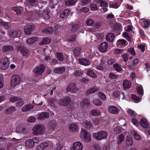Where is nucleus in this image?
Masks as SVG:
<instances>
[{
    "instance_id": "obj_1",
    "label": "nucleus",
    "mask_w": 150,
    "mask_h": 150,
    "mask_svg": "<svg viewBox=\"0 0 150 150\" xmlns=\"http://www.w3.org/2000/svg\"><path fill=\"white\" fill-rule=\"evenodd\" d=\"M33 134L35 135L42 134L45 131V127L42 125H38L34 126L32 128Z\"/></svg>"
},
{
    "instance_id": "obj_2",
    "label": "nucleus",
    "mask_w": 150,
    "mask_h": 150,
    "mask_svg": "<svg viewBox=\"0 0 150 150\" xmlns=\"http://www.w3.org/2000/svg\"><path fill=\"white\" fill-rule=\"evenodd\" d=\"M80 137L86 142H90L91 141L90 134L85 129L81 128L79 133Z\"/></svg>"
},
{
    "instance_id": "obj_3",
    "label": "nucleus",
    "mask_w": 150,
    "mask_h": 150,
    "mask_svg": "<svg viewBox=\"0 0 150 150\" xmlns=\"http://www.w3.org/2000/svg\"><path fill=\"white\" fill-rule=\"evenodd\" d=\"M107 132L105 131H100L97 133H93V137L98 140H101L105 139L107 137Z\"/></svg>"
},
{
    "instance_id": "obj_4",
    "label": "nucleus",
    "mask_w": 150,
    "mask_h": 150,
    "mask_svg": "<svg viewBox=\"0 0 150 150\" xmlns=\"http://www.w3.org/2000/svg\"><path fill=\"white\" fill-rule=\"evenodd\" d=\"M45 66L43 64H41L37 67L35 68L33 70L35 76H38L41 75L44 72Z\"/></svg>"
},
{
    "instance_id": "obj_5",
    "label": "nucleus",
    "mask_w": 150,
    "mask_h": 150,
    "mask_svg": "<svg viewBox=\"0 0 150 150\" xmlns=\"http://www.w3.org/2000/svg\"><path fill=\"white\" fill-rule=\"evenodd\" d=\"M9 65V62L8 59L4 57L0 60V69L2 70L6 69Z\"/></svg>"
},
{
    "instance_id": "obj_6",
    "label": "nucleus",
    "mask_w": 150,
    "mask_h": 150,
    "mask_svg": "<svg viewBox=\"0 0 150 150\" xmlns=\"http://www.w3.org/2000/svg\"><path fill=\"white\" fill-rule=\"evenodd\" d=\"M21 81V78L19 75H14L11 78V85L12 87H15Z\"/></svg>"
},
{
    "instance_id": "obj_7",
    "label": "nucleus",
    "mask_w": 150,
    "mask_h": 150,
    "mask_svg": "<svg viewBox=\"0 0 150 150\" xmlns=\"http://www.w3.org/2000/svg\"><path fill=\"white\" fill-rule=\"evenodd\" d=\"M17 50L18 52L25 58H27L30 55L28 50L24 47L18 46L17 47Z\"/></svg>"
},
{
    "instance_id": "obj_8",
    "label": "nucleus",
    "mask_w": 150,
    "mask_h": 150,
    "mask_svg": "<svg viewBox=\"0 0 150 150\" xmlns=\"http://www.w3.org/2000/svg\"><path fill=\"white\" fill-rule=\"evenodd\" d=\"M71 102L70 98L66 97L64 99H61L58 101V104L62 106H66L69 104Z\"/></svg>"
},
{
    "instance_id": "obj_9",
    "label": "nucleus",
    "mask_w": 150,
    "mask_h": 150,
    "mask_svg": "<svg viewBox=\"0 0 150 150\" xmlns=\"http://www.w3.org/2000/svg\"><path fill=\"white\" fill-rule=\"evenodd\" d=\"M83 148L82 143L80 142H77L73 143L71 147V150H82Z\"/></svg>"
},
{
    "instance_id": "obj_10",
    "label": "nucleus",
    "mask_w": 150,
    "mask_h": 150,
    "mask_svg": "<svg viewBox=\"0 0 150 150\" xmlns=\"http://www.w3.org/2000/svg\"><path fill=\"white\" fill-rule=\"evenodd\" d=\"M108 110L110 113L114 114H117L120 112L119 109L113 105L109 106L108 108Z\"/></svg>"
},
{
    "instance_id": "obj_11",
    "label": "nucleus",
    "mask_w": 150,
    "mask_h": 150,
    "mask_svg": "<svg viewBox=\"0 0 150 150\" xmlns=\"http://www.w3.org/2000/svg\"><path fill=\"white\" fill-rule=\"evenodd\" d=\"M57 123L56 120L50 121L49 123L48 128L50 132L54 130L57 126Z\"/></svg>"
},
{
    "instance_id": "obj_12",
    "label": "nucleus",
    "mask_w": 150,
    "mask_h": 150,
    "mask_svg": "<svg viewBox=\"0 0 150 150\" xmlns=\"http://www.w3.org/2000/svg\"><path fill=\"white\" fill-rule=\"evenodd\" d=\"M78 88L76 87L75 84L71 83L68 86L66 91L67 92H76L78 91Z\"/></svg>"
},
{
    "instance_id": "obj_13",
    "label": "nucleus",
    "mask_w": 150,
    "mask_h": 150,
    "mask_svg": "<svg viewBox=\"0 0 150 150\" xmlns=\"http://www.w3.org/2000/svg\"><path fill=\"white\" fill-rule=\"evenodd\" d=\"M34 29L35 27L33 25H28L25 28V33L26 35H30Z\"/></svg>"
},
{
    "instance_id": "obj_14",
    "label": "nucleus",
    "mask_w": 150,
    "mask_h": 150,
    "mask_svg": "<svg viewBox=\"0 0 150 150\" xmlns=\"http://www.w3.org/2000/svg\"><path fill=\"white\" fill-rule=\"evenodd\" d=\"M9 34L11 38H15L20 37L21 35V32L19 30L11 31L9 32Z\"/></svg>"
},
{
    "instance_id": "obj_15",
    "label": "nucleus",
    "mask_w": 150,
    "mask_h": 150,
    "mask_svg": "<svg viewBox=\"0 0 150 150\" xmlns=\"http://www.w3.org/2000/svg\"><path fill=\"white\" fill-rule=\"evenodd\" d=\"M49 115L47 112H42L38 115L37 117V118L38 120H43L45 119L49 118Z\"/></svg>"
},
{
    "instance_id": "obj_16",
    "label": "nucleus",
    "mask_w": 150,
    "mask_h": 150,
    "mask_svg": "<svg viewBox=\"0 0 150 150\" xmlns=\"http://www.w3.org/2000/svg\"><path fill=\"white\" fill-rule=\"evenodd\" d=\"M108 47V43L106 42H104L101 44L99 48L101 52H103L107 51Z\"/></svg>"
},
{
    "instance_id": "obj_17",
    "label": "nucleus",
    "mask_w": 150,
    "mask_h": 150,
    "mask_svg": "<svg viewBox=\"0 0 150 150\" xmlns=\"http://www.w3.org/2000/svg\"><path fill=\"white\" fill-rule=\"evenodd\" d=\"M69 131L72 132H76L78 129V126L77 124L74 123H72L69 125Z\"/></svg>"
},
{
    "instance_id": "obj_18",
    "label": "nucleus",
    "mask_w": 150,
    "mask_h": 150,
    "mask_svg": "<svg viewBox=\"0 0 150 150\" xmlns=\"http://www.w3.org/2000/svg\"><path fill=\"white\" fill-rule=\"evenodd\" d=\"M117 46L119 47H122L127 45V42L124 39L118 40L116 42Z\"/></svg>"
},
{
    "instance_id": "obj_19",
    "label": "nucleus",
    "mask_w": 150,
    "mask_h": 150,
    "mask_svg": "<svg viewBox=\"0 0 150 150\" xmlns=\"http://www.w3.org/2000/svg\"><path fill=\"white\" fill-rule=\"evenodd\" d=\"M12 10L15 11L17 15H21L23 11V8L21 6L13 7Z\"/></svg>"
},
{
    "instance_id": "obj_20",
    "label": "nucleus",
    "mask_w": 150,
    "mask_h": 150,
    "mask_svg": "<svg viewBox=\"0 0 150 150\" xmlns=\"http://www.w3.org/2000/svg\"><path fill=\"white\" fill-rule=\"evenodd\" d=\"M82 125L86 129H89L92 126V124L89 121L85 120L82 122Z\"/></svg>"
},
{
    "instance_id": "obj_21",
    "label": "nucleus",
    "mask_w": 150,
    "mask_h": 150,
    "mask_svg": "<svg viewBox=\"0 0 150 150\" xmlns=\"http://www.w3.org/2000/svg\"><path fill=\"white\" fill-rule=\"evenodd\" d=\"M65 70V68L64 67H58L54 68V72L55 73L60 74L64 72Z\"/></svg>"
},
{
    "instance_id": "obj_22",
    "label": "nucleus",
    "mask_w": 150,
    "mask_h": 150,
    "mask_svg": "<svg viewBox=\"0 0 150 150\" xmlns=\"http://www.w3.org/2000/svg\"><path fill=\"white\" fill-rule=\"evenodd\" d=\"M79 62L81 64L85 66H88L90 63V61L86 59H79Z\"/></svg>"
},
{
    "instance_id": "obj_23",
    "label": "nucleus",
    "mask_w": 150,
    "mask_h": 150,
    "mask_svg": "<svg viewBox=\"0 0 150 150\" xmlns=\"http://www.w3.org/2000/svg\"><path fill=\"white\" fill-rule=\"evenodd\" d=\"M131 83L130 81L127 79L123 81V85L124 89H127L130 88Z\"/></svg>"
},
{
    "instance_id": "obj_24",
    "label": "nucleus",
    "mask_w": 150,
    "mask_h": 150,
    "mask_svg": "<svg viewBox=\"0 0 150 150\" xmlns=\"http://www.w3.org/2000/svg\"><path fill=\"white\" fill-rule=\"evenodd\" d=\"M141 126L144 128H146L148 126V124L147 120L145 119H141L139 122Z\"/></svg>"
},
{
    "instance_id": "obj_25",
    "label": "nucleus",
    "mask_w": 150,
    "mask_h": 150,
    "mask_svg": "<svg viewBox=\"0 0 150 150\" xmlns=\"http://www.w3.org/2000/svg\"><path fill=\"white\" fill-rule=\"evenodd\" d=\"M38 39L37 37H33L31 38H28L27 40V42L28 44H30L38 41Z\"/></svg>"
},
{
    "instance_id": "obj_26",
    "label": "nucleus",
    "mask_w": 150,
    "mask_h": 150,
    "mask_svg": "<svg viewBox=\"0 0 150 150\" xmlns=\"http://www.w3.org/2000/svg\"><path fill=\"white\" fill-rule=\"evenodd\" d=\"M98 90V88L96 87H94L88 90L86 92V94L87 95H89L90 94L94 93Z\"/></svg>"
},
{
    "instance_id": "obj_27",
    "label": "nucleus",
    "mask_w": 150,
    "mask_h": 150,
    "mask_svg": "<svg viewBox=\"0 0 150 150\" xmlns=\"http://www.w3.org/2000/svg\"><path fill=\"white\" fill-rule=\"evenodd\" d=\"M25 145L28 148L33 147L34 146V144L33 143V141L31 139H28L26 140L25 142Z\"/></svg>"
},
{
    "instance_id": "obj_28",
    "label": "nucleus",
    "mask_w": 150,
    "mask_h": 150,
    "mask_svg": "<svg viewBox=\"0 0 150 150\" xmlns=\"http://www.w3.org/2000/svg\"><path fill=\"white\" fill-rule=\"evenodd\" d=\"M48 146L47 143L46 142H43L41 143L38 147V150H44L47 148Z\"/></svg>"
},
{
    "instance_id": "obj_29",
    "label": "nucleus",
    "mask_w": 150,
    "mask_h": 150,
    "mask_svg": "<svg viewBox=\"0 0 150 150\" xmlns=\"http://www.w3.org/2000/svg\"><path fill=\"white\" fill-rule=\"evenodd\" d=\"M33 105L30 104H28L23 106L22 109L23 112H25L29 110L30 109H33Z\"/></svg>"
},
{
    "instance_id": "obj_30",
    "label": "nucleus",
    "mask_w": 150,
    "mask_h": 150,
    "mask_svg": "<svg viewBox=\"0 0 150 150\" xmlns=\"http://www.w3.org/2000/svg\"><path fill=\"white\" fill-rule=\"evenodd\" d=\"M51 40V39L50 38H43L42 41L40 42L39 44L42 45L47 44L49 43Z\"/></svg>"
},
{
    "instance_id": "obj_31",
    "label": "nucleus",
    "mask_w": 150,
    "mask_h": 150,
    "mask_svg": "<svg viewBox=\"0 0 150 150\" xmlns=\"http://www.w3.org/2000/svg\"><path fill=\"white\" fill-rule=\"evenodd\" d=\"M115 35L112 33H109L107 34L106 36V40L109 42H112L115 38Z\"/></svg>"
},
{
    "instance_id": "obj_32",
    "label": "nucleus",
    "mask_w": 150,
    "mask_h": 150,
    "mask_svg": "<svg viewBox=\"0 0 150 150\" xmlns=\"http://www.w3.org/2000/svg\"><path fill=\"white\" fill-rule=\"evenodd\" d=\"M43 33L47 34L52 33L53 32L52 28L50 27L48 28H45L42 30Z\"/></svg>"
},
{
    "instance_id": "obj_33",
    "label": "nucleus",
    "mask_w": 150,
    "mask_h": 150,
    "mask_svg": "<svg viewBox=\"0 0 150 150\" xmlns=\"http://www.w3.org/2000/svg\"><path fill=\"white\" fill-rule=\"evenodd\" d=\"M89 101L87 99H84L81 102L80 104L81 105L82 107H87L89 105Z\"/></svg>"
},
{
    "instance_id": "obj_34",
    "label": "nucleus",
    "mask_w": 150,
    "mask_h": 150,
    "mask_svg": "<svg viewBox=\"0 0 150 150\" xmlns=\"http://www.w3.org/2000/svg\"><path fill=\"white\" fill-rule=\"evenodd\" d=\"M13 48L11 45H8L4 46L3 48V51L4 52L12 51Z\"/></svg>"
},
{
    "instance_id": "obj_35",
    "label": "nucleus",
    "mask_w": 150,
    "mask_h": 150,
    "mask_svg": "<svg viewBox=\"0 0 150 150\" xmlns=\"http://www.w3.org/2000/svg\"><path fill=\"white\" fill-rule=\"evenodd\" d=\"M76 0H69L65 1V4L67 6H70L74 5Z\"/></svg>"
},
{
    "instance_id": "obj_36",
    "label": "nucleus",
    "mask_w": 150,
    "mask_h": 150,
    "mask_svg": "<svg viewBox=\"0 0 150 150\" xmlns=\"http://www.w3.org/2000/svg\"><path fill=\"white\" fill-rule=\"evenodd\" d=\"M90 113L91 115L95 116H99L101 113L99 110L96 109L92 110Z\"/></svg>"
},
{
    "instance_id": "obj_37",
    "label": "nucleus",
    "mask_w": 150,
    "mask_h": 150,
    "mask_svg": "<svg viewBox=\"0 0 150 150\" xmlns=\"http://www.w3.org/2000/svg\"><path fill=\"white\" fill-rule=\"evenodd\" d=\"M113 30L120 31L122 30V25L120 23H116L114 26Z\"/></svg>"
},
{
    "instance_id": "obj_38",
    "label": "nucleus",
    "mask_w": 150,
    "mask_h": 150,
    "mask_svg": "<svg viewBox=\"0 0 150 150\" xmlns=\"http://www.w3.org/2000/svg\"><path fill=\"white\" fill-rule=\"evenodd\" d=\"M57 102V100L55 98H50L48 100L49 105L53 107L55 106V103Z\"/></svg>"
},
{
    "instance_id": "obj_39",
    "label": "nucleus",
    "mask_w": 150,
    "mask_h": 150,
    "mask_svg": "<svg viewBox=\"0 0 150 150\" xmlns=\"http://www.w3.org/2000/svg\"><path fill=\"white\" fill-rule=\"evenodd\" d=\"M93 102L96 106H100L103 103L102 101L97 98H94L93 100Z\"/></svg>"
},
{
    "instance_id": "obj_40",
    "label": "nucleus",
    "mask_w": 150,
    "mask_h": 150,
    "mask_svg": "<svg viewBox=\"0 0 150 150\" xmlns=\"http://www.w3.org/2000/svg\"><path fill=\"white\" fill-rule=\"evenodd\" d=\"M70 11L68 9H66L63 11L60 15V17L62 18H64L66 16H67L69 13Z\"/></svg>"
},
{
    "instance_id": "obj_41",
    "label": "nucleus",
    "mask_w": 150,
    "mask_h": 150,
    "mask_svg": "<svg viewBox=\"0 0 150 150\" xmlns=\"http://www.w3.org/2000/svg\"><path fill=\"white\" fill-rule=\"evenodd\" d=\"M15 110V108L14 106H12L7 108L5 112L6 113L11 114Z\"/></svg>"
},
{
    "instance_id": "obj_42",
    "label": "nucleus",
    "mask_w": 150,
    "mask_h": 150,
    "mask_svg": "<svg viewBox=\"0 0 150 150\" xmlns=\"http://www.w3.org/2000/svg\"><path fill=\"white\" fill-rule=\"evenodd\" d=\"M85 115V112L82 110L79 111L77 114L78 117L79 118H84Z\"/></svg>"
},
{
    "instance_id": "obj_43",
    "label": "nucleus",
    "mask_w": 150,
    "mask_h": 150,
    "mask_svg": "<svg viewBox=\"0 0 150 150\" xmlns=\"http://www.w3.org/2000/svg\"><path fill=\"white\" fill-rule=\"evenodd\" d=\"M137 92L140 95L143 96V90L142 86V85L139 86L137 88Z\"/></svg>"
},
{
    "instance_id": "obj_44",
    "label": "nucleus",
    "mask_w": 150,
    "mask_h": 150,
    "mask_svg": "<svg viewBox=\"0 0 150 150\" xmlns=\"http://www.w3.org/2000/svg\"><path fill=\"white\" fill-rule=\"evenodd\" d=\"M85 71H87V73L88 75L92 77L95 78L96 76V74L93 72L92 70L88 69L87 70H85Z\"/></svg>"
},
{
    "instance_id": "obj_45",
    "label": "nucleus",
    "mask_w": 150,
    "mask_h": 150,
    "mask_svg": "<svg viewBox=\"0 0 150 150\" xmlns=\"http://www.w3.org/2000/svg\"><path fill=\"white\" fill-rule=\"evenodd\" d=\"M50 12V11L48 9H46L42 13V16L43 17L46 19L49 18L50 17L49 15V13Z\"/></svg>"
},
{
    "instance_id": "obj_46",
    "label": "nucleus",
    "mask_w": 150,
    "mask_h": 150,
    "mask_svg": "<svg viewBox=\"0 0 150 150\" xmlns=\"http://www.w3.org/2000/svg\"><path fill=\"white\" fill-rule=\"evenodd\" d=\"M83 74V72L79 69L76 70L74 73V75L77 77L81 76Z\"/></svg>"
},
{
    "instance_id": "obj_47",
    "label": "nucleus",
    "mask_w": 150,
    "mask_h": 150,
    "mask_svg": "<svg viewBox=\"0 0 150 150\" xmlns=\"http://www.w3.org/2000/svg\"><path fill=\"white\" fill-rule=\"evenodd\" d=\"M80 26L77 24H74L72 25L71 29V33L76 32L78 29L80 28Z\"/></svg>"
},
{
    "instance_id": "obj_48",
    "label": "nucleus",
    "mask_w": 150,
    "mask_h": 150,
    "mask_svg": "<svg viewBox=\"0 0 150 150\" xmlns=\"http://www.w3.org/2000/svg\"><path fill=\"white\" fill-rule=\"evenodd\" d=\"M126 143L128 145L131 146L132 145L133 142L132 138L130 137L127 136L126 139Z\"/></svg>"
},
{
    "instance_id": "obj_49",
    "label": "nucleus",
    "mask_w": 150,
    "mask_h": 150,
    "mask_svg": "<svg viewBox=\"0 0 150 150\" xmlns=\"http://www.w3.org/2000/svg\"><path fill=\"white\" fill-rule=\"evenodd\" d=\"M124 140V136L122 134H121L119 136L118 139L117 141V144L118 145L120 144Z\"/></svg>"
},
{
    "instance_id": "obj_50",
    "label": "nucleus",
    "mask_w": 150,
    "mask_h": 150,
    "mask_svg": "<svg viewBox=\"0 0 150 150\" xmlns=\"http://www.w3.org/2000/svg\"><path fill=\"white\" fill-rule=\"evenodd\" d=\"M57 58L60 61H62L64 60L63 54L61 53L57 52L56 54Z\"/></svg>"
},
{
    "instance_id": "obj_51",
    "label": "nucleus",
    "mask_w": 150,
    "mask_h": 150,
    "mask_svg": "<svg viewBox=\"0 0 150 150\" xmlns=\"http://www.w3.org/2000/svg\"><path fill=\"white\" fill-rule=\"evenodd\" d=\"M132 133L133 135L134 138L136 140H139L141 139L140 136L134 131H132Z\"/></svg>"
},
{
    "instance_id": "obj_52",
    "label": "nucleus",
    "mask_w": 150,
    "mask_h": 150,
    "mask_svg": "<svg viewBox=\"0 0 150 150\" xmlns=\"http://www.w3.org/2000/svg\"><path fill=\"white\" fill-rule=\"evenodd\" d=\"M81 48L80 47L76 48L74 51L75 55L76 56H78L80 53Z\"/></svg>"
},
{
    "instance_id": "obj_53",
    "label": "nucleus",
    "mask_w": 150,
    "mask_h": 150,
    "mask_svg": "<svg viewBox=\"0 0 150 150\" xmlns=\"http://www.w3.org/2000/svg\"><path fill=\"white\" fill-rule=\"evenodd\" d=\"M122 128L119 126L117 127L114 129V132L116 134H118L122 131Z\"/></svg>"
},
{
    "instance_id": "obj_54",
    "label": "nucleus",
    "mask_w": 150,
    "mask_h": 150,
    "mask_svg": "<svg viewBox=\"0 0 150 150\" xmlns=\"http://www.w3.org/2000/svg\"><path fill=\"white\" fill-rule=\"evenodd\" d=\"M0 23L2 27L6 29H8L9 28V25L8 23L6 22L1 21Z\"/></svg>"
},
{
    "instance_id": "obj_55",
    "label": "nucleus",
    "mask_w": 150,
    "mask_h": 150,
    "mask_svg": "<svg viewBox=\"0 0 150 150\" xmlns=\"http://www.w3.org/2000/svg\"><path fill=\"white\" fill-rule=\"evenodd\" d=\"M113 67L118 72L121 71L122 69V68L120 67V65L117 64H114L113 65Z\"/></svg>"
},
{
    "instance_id": "obj_56",
    "label": "nucleus",
    "mask_w": 150,
    "mask_h": 150,
    "mask_svg": "<svg viewBox=\"0 0 150 150\" xmlns=\"http://www.w3.org/2000/svg\"><path fill=\"white\" fill-rule=\"evenodd\" d=\"M118 76L114 73H111L109 74V77L112 79H115L117 78Z\"/></svg>"
},
{
    "instance_id": "obj_57",
    "label": "nucleus",
    "mask_w": 150,
    "mask_h": 150,
    "mask_svg": "<svg viewBox=\"0 0 150 150\" xmlns=\"http://www.w3.org/2000/svg\"><path fill=\"white\" fill-rule=\"evenodd\" d=\"M89 11V9L88 8L86 7H83L82 8L80 9L79 12L80 13L82 12L84 13H87Z\"/></svg>"
},
{
    "instance_id": "obj_58",
    "label": "nucleus",
    "mask_w": 150,
    "mask_h": 150,
    "mask_svg": "<svg viewBox=\"0 0 150 150\" xmlns=\"http://www.w3.org/2000/svg\"><path fill=\"white\" fill-rule=\"evenodd\" d=\"M120 92L118 91L113 92L112 94V96L114 98H117L119 96Z\"/></svg>"
},
{
    "instance_id": "obj_59",
    "label": "nucleus",
    "mask_w": 150,
    "mask_h": 150,
    "mask_svg": "<svg viewBox=\"0 0 150 150\" xmlns=\"http://www.w3.org/2000/svg\"><path fill=\"white\" fill-rule=\"evenodd\" d=\"M131 97L132 99L136 102H138L140 100V98L135 94H132Z\"/></svg>"
},
{
    "instance_id": "obj_60",
    "label": "nucleus",
    "mask_w": 150,
    "mask_h": 150,
    "mask_svg": "<svg viewBox=\"0 0 150 150\" xmlns=\"http://www.w3.org/2000/svg\"><path fill=\"white\" fill-rule=\"evenodd\" d=\"M94 22L93 20L90 19H89L86 21V23L87 25L91 26L93 24Z\"/></svg>"
},
{
    "instance_id": "obj_61",
    "label": "nucleus",
    "mask_w": 150,
    "mask_h": 150,
    "mask_svg": "<svg viewBox=\"0 0 150 150\" xmlns=\"http://www.w3.org/2000/svg\"><path fill=\"white\" fill-rule=\"evenodd\" d=\"M98 94L101 99L104 100H106V96L104 93L102 92H100L98 93Z\"/></svg>"
},
{
    "instance_id": "obj_62",
    "label": "nucleus",
    "mask_w": 150,
    "mask_h": 150,
    "mask_svg": "<svg viewBox=\"0 0 150 150\" xmlns=\"http://www.w3.org/2000/svg\"><path fill=\"white\" fill-rule=\"evenodd\" d=\"M20 97L13 96L11 97L10 99L11 102H14L16 100H20Z\"/></svg>"
},
{
    "instance_id": "obj_63",
    "label": "nucleus",
    "mask_w": 150,
    "mask_h": 150,
    "mask_svg": "<svg viewBox=\"0 0 150 150\" xmlns=\"http://www.w3.org/2000/svg\"><path fill=\"white\" fill-rule=\"evenodd\" d=\"M35 120L36 118L35 117L31 116L29 117V118L27 120V121L28 122L33 123L35 122Z\"/></svg>"
},
{
    "instance_id": "obj_64",
    "label": "nucleus",
    "mask_w": 150,
    "mask_h": 150,
    "mask_svg": "<svg viewBox=\"0 0 150 150\" xmlns=\"http://www.w3.org/2000/svg\"><path fill=\"white\" fill-rule=\"evenodd\" d=\"M127 112L128 114L130 115L135 116L136 115V113L130 109H128L127 110Z\"/></svg>"
}]
</instances>
